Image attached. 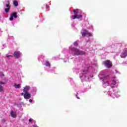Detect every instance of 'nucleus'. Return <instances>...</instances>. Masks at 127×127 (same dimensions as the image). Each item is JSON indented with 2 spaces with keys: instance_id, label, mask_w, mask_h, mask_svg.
I'll use <instances>...</instances> for the list:
<instances>
[{
  "instance_id": "nucleus-1",
  "label": "nucleus",
  "mask_w": 127,
  "mask_h": 127,
  "mask_svg": "<svg viewBox=\"0 0 127 127\" xmlns=\"http://www.w3.org/2000/svg\"><path fill=\"white\" fill-rule=\"evenodd\" d=\"M119 82V80L117 79L116 76L112 77L111 79V86L112 88L110 89L109 91L107 92L108 95L112 97V98H119V97H121V94H118V90L114 91L113 88H117V83Z\"/></svg>"
},
{
  "instance_id": "nucleus-2",
  "label": "nucleus",
  "mask_w": 127,
  "mask_h": 127,
  "mask_svg": "<svg viewBox=\"0 0 127 127\" xmlns=\"http://www.w3.org/2000/svg\"><path fill=\"white\" fill-rule=\"evenodd\" d=\"M69 49L71 51H72V55L73 56H79V55H85L86 53L83 51L79 50L75 47H73V45H71L69 47Z\"/></svg>"
},
{
  "instance_id": "nucleus-3",
  "label": "nucleus",
  "mask_w": 127,
  "mask_h": 127,
  "mask_svg": "<svg viewBox=\"0 0 127 127\" xmlns=\"http://www.w3.org/2000/svg\"><path fill=\"white\" fill-rule=\"evenodd\" d=\"M98 77H99L100 81H101L102 82L104 87H107L110 85V83L109 82V78H108V76L105 75L104 73L101 72L99 74Z\"/></svg>"
},
{
  "instance_id": "nucleus-4",
  "label": "nucleus",
  "mask_w": 127,
  "mask_h": 127,
  "mask_svg": "<svg viewBox=\"0 0 127 127\" xmlns=\"http://www.w3.org/2000/svg\"><path fill=\"white\" fill-rule=\"evenodd\" d=\"M73 12L74 13V15L72 17V19H76V18L79 19L83 17L82 14H80V12H79V9H74Z\"/></svg>"
},
{
  "instance_id": "nucleus-5",
  "label": "nucleus",
  "mask_w": 127,
  "mask_h": 127,
  "mask_svg": "<svg viewBox=\"0 0 127 127\" xmlns=\"http://www.w3.org/2000/svg\"><path fill=\"white\" fill-rule=\"evenodd\" d=\"M79 78L81 79L82 82L89 80V77L87 76V74L84 73L80 74Z\"/></svg>"
},
{
  "instance_id": "nucleus-6",
  "label": "nucleus",
  "mask_w": 127,
  "mask_h": 127,
  "mask_svg": "<svg viewBox=\"0 0 127 127\" xmlns=\"http://www.w3.org/2000/svg\"><path fill=\"white\" fill-rule=\"evenodd\" d=\"M82 36H86V35H88V36H92V34L86 30L82 29L81 31Z\"/></svg>"
},
{
  "instance_id": "nucleus-7",
  "label": "nucleus",
  "mask_w": 127,
  "mask_h": 127,
  "mask_svg": "<svg viewBox=\"0 0 127 127\" xmlns=\"http://www.w3.org/2000/svg\"><path fill=\"white\" fill-rule=\"evenodd\" d=\"M103 64L106 68H111L112 67V62L108 60L103 62Z\"/></svg>"
},
{
  "instance_id": "nucleus-8",
  "label": "nucleus",
  "mask_w": 127,
  "mask_h": 127,
  "mask_svg": "<svg viewBox=\"0 0 127 127\" xmlns=\"http://www.w3.org/2000/svg\"><path fill=\"white\" fill-rule=\"evenodd\" d=\"M21 96H23L24 98L28 100L31 98V94L29 93H21Z\"/></svg>"
},
{
  "instance_id": "nucleus-9",
  "label": "nucleus",
  "mask_w": 127,
  "mask_h": 127,
  "mask_svg": "<svg viewBox=\"0 0 127 127\" xmlns=\"http://www.w3.org/2000/svg\"><path fill=\"white\" fill-rule=\"evenodd\" d=\"M13 56L15 58L18 59L19 58H20V57L21 56V53L19 51H15L14 52Z\"/></svg>"
},
{
  "instance_id": "nucleus-10",
  "label": "nucleus",
  "mask_w": 127,
  "mask_h": 127,
  "mask_svg": "<svg viewBox=\"0 0 127 127\" xmlns=\"http://www.w3.org/2000/svg\"><path fill=\"white\" fill-rule=\"evenodd\" d=\"M13 17L14 18H17V12H14L11 14L9 19L11 21H12L13 20Z\"/></svg>"
},
{
  "instance_id": "nucleus-11",
  "label": "nucleus",
  "mask_w": 127,
  "mask_h": 127,
  "mask_svg": "<svg viewBox=\"0 0 127 127\" xmlns=\"http://www.w3.org/2000/svg\"><path fill=\"white\" fill-rule=\"evenodd\" d=\"M6 8H5V12L8 13L9 12V9H10V6L9 5V1H8V3L5 4Z\"/></svg>"
},
{
  "instance_id": "nucleus-12",
  "label": "nucleus",
  "mask_w": 127,
  "mask_h": 127,
  "mask_svg": "<svg viewBox=\"0 0 127 127\" xmlns=\"http://www.w3.org/2000/svg\"><path fill=\"white\" fill-rule=\"evenodd\" d=\"M127 57V49L124 50L123 52L121 55V58H126Z\"/></svg>"
},
{
  "instance_id": "nucleus-13",
  "label": "nucleus",
  "mask_w": 127,
  "mask_h": 127,
  "mask_svg": "<svg viewBox=\"0 0 127 127\" xmlns=\"http://www.w3.org/2000/svg\"><path fill=\"white\" fill-rule=\"evenodd\" d=\"M30 90V86H28V85H26L25 86L23 89V92L22 93H28V91H29Z\"/></svg>"
},
{
  "instance_id": "nucleus-14",
  "label": "nucleus",
  "mask_w": 127,
  "mask_h": 127,
  "mask_svg": "<svg viewBox=\"0 0 127 127\" xmlns=\"http://www.w3.org/2000/svg\"><path fill=\"white\" fill-rule=\"evenodd\" d=\"M45 65L46 66L45 67V70H48V69H49L51 66V65L50 64V63H49V62L46 61L45 63Z\"/></svg>"
},
{
  "instance_id": "nucleus-15",
  "label": "nucleus",
  "mask_w": 127,
  "mask_h": 127,
  "mask_svg": "<svg viewBox=\"0 0 127 127\" xmlns=\"http://www.w3.org/2000/svg\"><path fill=\"white\" fill-rule=\"evenodd\" d=\"M10 116L11 118H13L14 119H15V118H16L17 117L16 112H15V111H12L10 112Z\"/></svg>"
},
{
  "instance_id": "nucleus-16",
  "label": "nucleus",
  "mask_w": 127,
  "mask_h": 127,
  "mask_svg": "<svg viewBox=\"0 0 127 127\" xmlns=\"http://www.w3.org/2000/svg\"><path fill=\"white\" fill-rule=\"evenodd\" d=\"M1 85H4V82L2 81H0V92H3V87Z\"/></svg>"
},
{
  "instance_id": "nucleus-17",
  "label": "nucleus",
  "mask_w": 127,
  "mask_h": 127,
  "mask_svg": "<svg viewBox=\"0 0 127 127\" xmlns=\"http://www.w3.org/2000/svg\"><path fill=\"white\" fill-rule=\"evenodd\" d=\"M13 4L14 6H18V2L16 0H14L13 2Z\"/></svg>"
},
{
  "instance_id": "nucleus-18",
  "label": "nucleus",
  "mask_w": 127,
  "mask_h": 127,
  "mask_svg": "<svg viewBox=\"0 0 127 127\" xmlns=\"http://www.w3.org/2000/svg\"><path fill=\"white\" fill-rule=\"evenodd\" d=\"M88 71H91L92 72H94V70H95V67L94 66H89L88 67Z\"/></svg>"
},
{
  "instance_id": "nucleus-19",
  "label": "nucleus",
  "mask_w": 127,
  "mask_h": 127,
  "mask_svg": "<svg viewBox=\"0 0 127 127\" xmlns=\"http://www.w3.org/2000/svg\"><path fill=\"white\" fill-rule=\"evenodd\" d=\"M14 88H15V89H20V88L21 87V86H20V84H14Z\"/></svg>"
},
{
  "instance_id": "nucleus-20",
  "label": "nucleus",
  "mask_w": 127,
  "mask_h": 127,
  "mask_svg": "<svg viewBox=\"0 0 127 127\" xmlns=\"http://www.w3.org/2000/svg\"><path fill=\"white\" fill-rule=\"evenodd\" d=\"M78 45H79V41H75L73 43V45L75 47L77 46Z\"/></svg>"
},
{
  "instance_id": "nucleus-21",
  "label": "nucleus",
  "mask_w": 127,
  "mask_h": 127,
  "mask_svg": "<svg viewBox=\"0 0 127 127\" xmlns=\"http://www.w3.org/2000/svg\"><path fill=\"white\" fill-rule=\"evenodd\" d=\"M92 64L94 66H97V62L96 61H94V63H92Z\"/></svg>"
},
{
  "instance_id": "nucleus-22",
  "label": "nucleus",
  "mask_w": 127,
  "mask_h": 127,
  "mask_svg": "<svg viewBox=\"0 0 127 127\" xmlns=\"http://www.w3.org/2000/svg\"><path fill=\"white\" fill-rule=\"evenodd\" d=\"M6 57H7V58H12V56H11V55H6Z\"/></svg>"
},
{
  "instance_id": "nucleus-23",
  "label": "nucleus",
  "mask_w": 127,
  "mask_h": 127,
  "mask_svg": "<svg viewBox=\"0 0 127 127\" xmlns=\"http://www.w3.org/2000/svg\"><path fill=\"white\" fill-rule=\"evenodd\" d=\"M0 77H3V76H4L3 73L2 72H0Z\"/></svg>"
},
{
  "instance_id": "nucleus-24",
  "label": "nucleus",
  "mask_w": 127,
  "mask_h": 127,
  "mask_svg": "<svg viewBox=\"0 0 127 127\" xmlns=\"http://www.w3.org/2000/svg\"><path fill=\"white\" fill-rule=\"evenodd\" d=\"M6 121V120L4 118H3V119H2V122L3 123H5Z\"/></svg>"
},
{
  "instance_id": "nucleus-25",
  "label": "nucleus",
  "mask_w": 127,
  "mask_h": 127,
  "mask_svg": "<svg viewBox=\"0 0 127 127\" xmlns=\"http://www.w3.org/2000/svg\"><path fill=\"white\" fill-rule=\"evenodd\" d=\"M118 74H121V73H120V72H119L118 70H115V73L118 74Z\"/></svg>"
},
{
  "instance_id": "nucleus-26",
  "label": "nucleus",
  "mask_w": 127,
  "mask_h": 127,
  "mask_svg": "<svg viewBox=\"0 0 127 127\" xmlns=\"http://www.w3.org/2000/svg\"><path fill=\"white\" fill-rule=\"evenodd\" d=\"M33 101V100H32V99H29V103H32Z\"/></svg>"
},
{
  "instance_id": "nucleus-27",
  "label": "nucleus",
  "mask_w": 127,
  "mask_h": 127,
  "mask_svg": "<svg viewBox=\"0 0 127 127\" xmlns=\"http://www.w3.org/2000/svg\"><path fill=\"white\" fill-rule=\"evenodd\" d=\"M76 98H77V99H78V100H80V97L79 96H78V95H76Z\"/></svg>"
},
{
  "instance_id": "nucleus-28",
  "label": "nucleus",
  "mask_w": 127,
  "mask_h": 127,
  "mask_svg": "<svg viewBox=\"0 0 127 127\" xmlns=\"http://www.w3.org/2000/svg\"><path fill=\"white\" fill-rule=\"evenodd\" d=\"M29 123H31V122H32V119L30 118V119L29 120Z\"/></svg>"
},
{
  "instance_id": "nucleus-29",
  "label": "nucleus",
  "mask_w": 127,
  "mask_h": 127,
  "mask_svg": "<svg viewBox=\"0 0 127 127\" xmlns=\"http://www.w3.org/2000/svg\"><path fill=\"white\" fill-rule=\"evenodd\" d=\"M33 92H36V89H35Z\"/></svg>"
},
{
  "instance_id": "nucleus-30",
  "label": "nucleus",
  "mask_w": 127,
  "mask_h": 127,
  "mask_svg": "<svg viewBox=\"0 0 127 127\" xmlns=\"http://www.w3.org/2000/svg\"><path fill=\"white\" fill-rule=\"evenodd\" d=\"M91 78H93V77H94V76L92 75V76H91Z\"/></svg>"
},
{
  "instance_id": "nucleus-31",
  "label": "nucleus",
  "mask_w": 127,
  "mask_h": 127,
  "mask_svg": "<svg viewBox=\"0 0 127 127\" xmlns=\"http://www.w3.org/2000/svg\"><path fill=\"white\" fill-rule=\"evenodd\" d=\"M83 72H84V73H85V72H86V71L84 70Z\"/></svg>"
}]
</instances>
